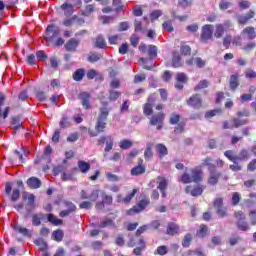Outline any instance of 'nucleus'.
<instances>
[{
    "mask_svg": "<svg viewBox=\"0 0 256 256\" xmlns=\"http://www.w3.org/2000/svg\"><path fill=\"white\" fill-rule=\"evenodd\" d=\"M224 157L228 159V161L238 160L240 162L249 161L251 159V152L245 148L241 149L237 156H235V152L233 150H226L224 152Z\"/></svg>",
    "mask_w": 256,
    "mask_h": 256,
    "instance_id": "nucleus-3",
    "label": "nucleus"
},
{
    "mask_svg": "<svg viewBox=\"0 0 256 256\" xmlns=\"http://www.w3.org/2000/svg\"><path fill=\"white\" fill-rule=\"evenodd\" d=\"M232 129H239V127L243 126V125H247L249 123V120H241L239 118H233L232 119Z\"/></svg>",
    "mask_w": 256,
    "mask_h": 256,
    "instance_id": "nucleus-41",
    "label": "nucleus"
},
{
    "mask_svg": "<svg viewBox=\"0 0 256 256\" xmlns=\"http://www.w3.org/2000/svg\"><path fill=\"white\" fill-rule=\"evenodd\" d=\"M233 164L229 166V169L232 170L234 173L239 171H243V166L239 164V160L231 161Z\"/></svg>",
    "mask_w": 256,
    "mask_h": 256,
    "instance_id": "nucleus-51",
    "label": "nucleus"
},
{
    "mask_svg": "<svg viewBox=\"0 0 256 256\" xmlns=\"http://www.w3.org/2000/svg\"><path fill=\"white\" fill-rule=\"evenodd\" d=\"M45 217L44 213H36L32 216V225H34V227H39V225H41V221H43Z\"/></svg>",
    "mask_w": 256,
    "mask_h": 256,
    "instance_id": "nucleus-35",
    "label": "nucleus"
},
{
    "mask_svg": "<svg viewBox=\"0 0 256 256\" xmlns=\"http://www.w3.org/2000/svg\"><path fill=\"white\" fill-rule=\"evenodd\" d=\"M239 203H241V193L233 192L231 197V205H233V207H237Z\"/></svg>",
    "mask_w": 256,
    "mask_h": 256,
    "instance_id": "nucleus-43",
    "label": "nucleus"
},
{
    "mask_svg": "<svg viewBox=\"0 0 256 256\" xmlns=\"http://www.w3.org/2000/svg\"><path fill=\"white\" fill-rule=\"evenodd\" d=\"M180 227L175 222H169L167 224L166 235H170V237H174V235H179Z\"/></svg>",
    "mask_w": 256,
    "mask_h": 256,
    "instance_id": "nucleus-20",
    "label": "nucleus"
},
{
    "mask_svg": "<svg viewBox=\"0 0 256 256\" xmlns=\"http://www.w3.org/2000/svg\"><path fill=\"white\" fill-rule=\"evenodd\" d=\"M60 129H67V127H71V122H69V118L67 116H62L59 122Z\"/></svg>",
    "mask_w": 256,
    "mask_h": 256,
    "instance_id": "nucleus-53",
    "label": "nucleus"
},
{
    "mask_svg": "<svg viewBox=\"0 0 256 256\" xmlns=\"http://www.w3.org/2000/svg\"><path fill=\"white\" fill-rule=\"evenodd\" d=\"M209 87V81L200 80L198 84L194 87V91H201V89H207Z\"/></svg>",
    "mask_w": 256,
    "mask_h": 256,
    "instance_id": "nucleus-54",
    "label": "nucleus"
},
{
    "mask_svg": "<svg viewBox=\"0 0 256 256\" xmlns=\"http://www.w3.org/2000/svg\"><path fill=\"white\" fill-rule=\"evenodd\" d=\"M149 205H151V200L149 199V197H146L145 199L140 200L132 208L127 210L126 215H137L141 213V211H145V209H147Z\"/></svg>",
    "mask_w": 256,
    "mask_h": 256,
    "instance_id": "nucleus-7",
    "label": "nucleus"
},
{
    "mask_svg": "<svg viewBox=\"0 0 256 256\" xmlns=\"http://www.w3.org/2000/svg\"><path fill=\"white\" fill-rule=\"evenodd\" d=\"M83 77H85V69L83 68H78L72 75V79L74 81H83Z\"/></svg>",
    "mask_w": 256,
    "mask_h": 256,
    "instance_id": "nucleus-34",
    "label": "nucleus"
},
{
    "mask_svg": "<svg viewBox=\"0 0 256 256\" xmlns=\"http://www.w3.org/2000/svg\"><path fill=\"white\" fill-rule=\"evenodd\" d=\"M120 97H121V92L116 90L109 91V96H108L109 101H117V99Z\"/></svg>",
    "mask_w": 256,
    "mask_h": 256,
    "instance_id": "nucleus-59",
    "label": "nucleus"
},
{
    "mask_svg": "<svg viewBox=\"0 0 256 256\" xmlns=\"http://www.w3.org/2000/svg\"><path fill=\"white\" fill-rule=\"evenodd\" d=\"M79 99L82 101L84 109H91V94L89 92H81Z\"/></svg>",
    "mask_w": 256,
    "mask_h": 256,
    "instance_id": "nucleus-19",
    "label": "nucleus"
},
{
    "mask_svg": "<svg viewBox=\"0 0 256 256\" xmlns=\"http://www.w3.org/2000/svg\"><path fill=\"white\" fill-rule=\"evenodd\" d=\"M167 253H169V248H167V246L162 245V246H158L157 249L154 252V255H167Z\"/></svg>",
    "mask_w": 256,
    "mask_h": 256,
    "instance_id": "nucleus-55",
    "label": "nucleus"
},
{
    "mask_svg": "<svg viewBox=\"0 0 256 256\" xmlns=\"http://www.w3.org/2000/svg\"><path fill=\"white\" fill-rule=\"evenodd\" d=\"M79 47V40L75 38H70L64 45V48L69 53H75L77 51V48Z\"/></svg>",
    "mask_w": 256,
    "mask_h": 256,
    "instance_id": "nucleus-18",
    "label": "nucleus"
},
{
    "mask_svg": "<svg viewBox=\"0 0 256 256\" xmlns=\"http://www.w3.org/2000/svg\"><path fill=\"white\" fill-rule=\"evenodd\" d=\"M78 169L80 171V173H89V171H91V164H89L86 161L83 160H79L78 163Z\"/></svg>",
    "mask_w": 256,
    "mask_h": 256,
    "instance_id": "nucleus-31",
    "label": "nucleus"
},
{
    "mask_svg": "<svg viewBox=\"0 0 256 256\" xmlns=\"http://www.w3.org/2000/svg\"><path fill=\"white\" fill-rule=\"evenodd\" d=\"M94 12H95V5L94 4H88L82 10L81 15H83L84 17H89Z\"/></svg>",
    "mask_w": 256,
    "mask_h": 256,
    "instance_id": "nucleus-40",
    "label": "nucleus"
},
{
    "mask_svg": "<svg viewBox=\"0 0 256 256\" xmlns=\"http://www.w3.org/2000/svg\"><path fill=\"white\" fill-rule=\"evenodd\" d=\"M186 105L192 109L199 110L203 107V98H201L200 94H193L186 100Z\"/></svg>",
    "mask_w": 256,
    "mask_h": 256,
    "instance_id": "nucleus-9",
    "label": "nucleus"
},
{
    "mask_svg": "<svg viewBox=\"0 0 256 256\" xmlns=\"http://www.w3.org/2000/svg\"><path fill=\"white\" fill-rule=\"evenodd\" d=\"M120 149L127 150L133 147V142L129 139H124L119 142Z\"/></svg>",
    "mask_w": 256,
    "mask_h": 256,
    "instance_id": "nucleus-48",
    "label": "nucleus"
},
{
    "mask_svg": "<svg viewBox=\"0 0 256 256\" xmlns=\"http://www.w3.org/2000/svg\"><path fill=\"white\" fill-rule=\"evenodd\" d=\"M153 105L145 103L143 105V113L146 117H151L153 115Z\"/></svg>",
    "mask_w": 256,
    "mask_h": 256,
    "instance_id": "nucleus-52",
    "label": "nucleus"
},
{
    "mask_svg": "<svg viewBox=\"0 0 256 256\" xmlns=\"http://www.w3.org/2000/svg\"><path fill=\"white\" fill-rule=\"evenodd\" d=\"M99 193H101V190L99 189H95L91 192V194H89L88 199L89 201H91L92 203H95V201H97V199H99Z\"/></svg>",
    "mask_w": 256,
    "mask_h": 256,
    "instance_id": "nucleus-60",
    "label": "nucleus"
},
{
    "mask_svg": "<svg viewBox=\"0 0 256 256\" xmlns=\"http://www.w3.org/2000/svg\"><path fill=\"white\" fill-rule=\"evenodd\" d=\"M172 67L179 68L183 67V59L181 58V54L178 51L172 52Z\"/></svg>",
    "mask_w": 256,
    "mask_h": 256,
    "instance_id": "nucleus-23",
    "label": "nucleus"
},
{
    "mask_svg": "<svg viewBox=\"0 0 256 256\" xmlns=\"http://www.w3.org/2000/svg\"><path fill=\"white\" fill-rule=\"evenodd\" d=\"M155 149L159 155L160 159H163V157H165L166 155H169V150L167 149V146H165V144H157L155 146Z\"/></svg>",
    "mask_w": 256,
    "mask_h": 256,
    "instance_id": "nucleus-27",
    "label": "nucleus"
},
{
    "mask_svg": "<svg viewBox=\"0 0 256 256\" xmlns=\"http://www.w3.org/2000/svg\"><path fill=\"white\" fill-rule=\"evenodd\" d=\"M27 99H29V94L27 93V90H23L18 94V101L15 105L16 109H19V107H21V105H19V101H21V103H24V101H27Z\"/></svg>",
    "mask_w": 256,
    "mask_h": 256,
    "instance_id": "nucleus-37",
    "label": "nucleus"
},
{
    "mask_svg": "<svg viewBox=\"0 0 256 256\" xmlns=\"http://www.w3.org/2000/svg\"><path fill=\"white\" fill-rule=\"evenodd\" d=\"M251 19H255V11L250 10L247 14L245 15H240L237 17V21L239 25H247Z\"/></svg>",
    "mask_w": 256,
    "mask_h": 256,
    "instance_id": "nucleus-17",
    "label": "nucleus"
},
{
    "mask_svg": "<svg viewBox=\"0 0 256 256\" xmlns=\"http://www.w3.org/2000/svg\"><path fill=\"white\" fill-rule=\"evenodd\" d=\"M101 57H102L101 54L91 53L88 56V61L89 63H97V61H99Z\"/></svg>",
    "mask_w": 256,
    "mask_h": 256,
    "instance_id": "nucleus-61",
    "label": "nucleus"
},
{
    "mask_svg": "<svg viewBox=\"0 0 256 256\" xmlns=\"http://www.w3.org/2000/svg\"><path fill=\"white\" fill-rule=\"evenodd\" d=\"M205 185L196 186L194 188H191V186H186L185 192L190 193L192 197H200V195H203V191H205Z\"/></svg>",
    "mask_w": 256,
    "mask_h": 256,
    "instance_id": "nucleus-15",
    "label": "nucleus"
},
{
    "mask_svg": "<svg viewBox=\"0 0 256 256\" xmlns=\"http://www.w3.org/2000/svg\"><path fill=\"white\" fill-rule=\"evenodd\" d=\"M47 219L49 223H52V225H55L56 227L59 225H63V220L55 217L53 214H47Z\"/></svg>",
    "mask_w": 256,
    "mask_h": 256,
    "instance_id": "nucleus-42",
    "label": "nucleus"
},
{
    "mask_svg": "<svg viewBox=\"0 0 256 256\" xmlns=\"http://www.w3.org/2000/svg\"><path fill=\"white\" fill-rule=\"evenodd\" d=\"M157 46L155 45H148V57L150 59H156L157 57Z\"/></svg>",
    "mask_w": 256,
    "mask_h": 256,
    "instance_id": "nucleus-49",
    "label": "nucleus"
},
{
    "mask_svg": "<svg viewBox=\"0 0 256 256\" xmlns=\"http://www.w3.org/2000/svg\"><path fill=\"white\" fill-rule=\"evenodd\" d=\"M241 35L242 37H247L249 41H253V39L256 37L255 27L247 26L242 30Z\"/></svg>",
    "mask_w": 256,
    "mask_h": 256,
    "instance_id": "nucleus-22",
    "label": "nucleus"
},
{
    "mask_svg": "<svg viewBox=\"0 0 256 256\" xmlns=\"http://www.w3.org/2000/svg\"><path fill=\"white\" fill-rule=\"evenodd\" d=\"M213 159L211 157H207L202 160V167H208L209 171L215 170V165L212 163Z\"/></svg>",
    "mask_w": 256,
    "mask_h": 256,
    "instance_id": "nucleus-45",
    "label": "nucleus"
},
{
    "mask_svg": "<svg viewBox=\"0 0 256 256\" xmlns=\"http://www.w3.org/2000/svg\"><path fill=\"white\" fill-rule=\"evenodd\" d=\"M229 87L231 91H235L239 87V75L233 74L230 76Z\"/></svg>",
    "mask_w": 256,
    "mask_h": 256,
    "instance_id": "nucleus-33",
    "label": "nucleus"
},
{
    "mask_svg": "<svg viewBox=\"0 0 256 256\" xmlns=\"http://www.w3.org/2000/svg\"><path fill=\"white\" fill-rule=\"evenodd\" d=\"M233 3L230 2L229 0H221L219 3V9L221 11H227V9H229V7H232Z\"/></svg>",
    "mask_w": 256,
    "mask_h": 256,
    "instance_id": "nucleus-56",
    "label": "nucleus"
},
{
    "mask_svg": "<svg viewBox=\"0 0 256 256\" xmlns=\"http://www.w3.org/2000/svg\"><path fill=\"white\" fill-rule=\"evenodd\" d=\"M60 8L62 9V11H64V15H73V13H75V11H77V9H75V6L68 2H64L60 6Z\"/></svg>",
    "mask_w": 256,
    "mask_h": 256,
    "instance_id": "nucleus-26",
    "label": "nucleus"
},
{
    "mask_svg": "<svg viewBox=\"0 0 256 256\" xmlns=\"http://www.w3.org/2000/svg\"><path fill=\"white\" fill-rule=\"evenodd\" d=\"M234 217L236 219V227L238 231H249L251 226H249V222H247V216L241 210L234 212Z\"/></svg>",
    "mask_w": 256,
    "mask_h": 256,
    "instance_id": "nucleus-4",
    "label": "nucleus"
},
{
    "mask_svg": "<svg viewBox=\"0 0 256 256\" xmlns=\"http://www.w3.org/2000/svg\"><path fill=\"white\" fill-rule=\"evenodd\" d=\"M14 231H16V233H20L23 237H31V232L25 227L15 226Z\"/></svg>",
    "mask_w": 256,
    "mask_h": 256,
    "instance_id": "nucleus-44",
    "label": "nucleus"
},
{
    "mask_svg": "<svg viewBox=\"0 0 256 256\" xmlns=\"http://www.w3.org/2000/svg\"><path fill=\"white\" fill-rule=\"evenodd\" d=\"M188 78L187 74L185 73H177L176 74V83H175V88L178 89L179 91H183V85L187 83Z\"/></svg>",
    "mask_w": 256,
    "mask_h": 256,
    "instance_id": "nucleus-16",
    "label": "nucleus"
},
{
    "mask_svg": "<svg viewBox=\"0 0 256 256\" xmlns=\"http://www.w3.org/2000/svg\"><path fill=\"white\" fill-rule=\"evenodd\" d=\"M213 39V25L205 24L202 26V32L200 34V43H209Z\"/></svg>",
    "mask_w": 256,
    "mask_h": 256,
    "instance_id": "nucleus-8",
    "label": "nucleus"
},
{
    "mask_svg": "<svg viewBox=\"0 0 256 256\" xmlns=\"http://www.w3.org/2000/svg\"><path fill=\"white\" fill-rule=\"evenodd\" d=\"M53 29H55V26L53 24H50L47 26L46 32L53 33V35L46 37V41H53V37H58V35L60 33L59 29H55V30H53Z\"/></svg>",
    "mask_w": 256,
    "mask_h": 256,
    "instance_id": "nucleus-32",
    "label": "nucleus"
},
{
    "mask_svg": "<svg viewBox=\"0 0 256 256\" xmlns=\"http://www.w3.org/2000/svg\"><path fill=\"white\" fill-rule=\"evenodd\" d=\"M20 197H21V190H19V188H15L12 191L10 201H12V203H17Z\"/></svg>",
    "mask_w": 256,
    "mask_h": 256,
    "instance_id": "nucleus-47",
    "label": "nucleus"
},
{
    "mask_svg": "<svg viewBox=\"0 0 256 256\" xmlns=\"http://www.w3.org/2000/svg\"><path fill=\"white\" fill-rule=\"evenodd\" d=\"M219 179H221V172L217 170H210V176L208 177L207 183L209 185H217L219 183Z\"/></svg>",
    "mask_w": 256,
    "mask_h": 256,
    "instance_id": "nucleus-21",
    "label": "nucleus"
},
{
    "mask_svg": "<svg viewBox=\"0 0 256 256\" xmlns=\"http://www.w3.org/2000/svg\"><path fill=\"white\" fill-rule=\"evenodd\" d=\"M161 15H163V12H161V10H154L150 13V19L153 23V21H157V19L159 17H161Z\"/></svg>",
    "mask_w": 256,
    "mask_h": 256,
    "instance_id": "nucleus-62",
    "label": "nucleus"
},
{
    "mask_svg": "<svg viewBox=\"0 0 256 256\" xmlns=\"http://www.w3.org/2000/svg\"><path fill=\"white\" fill-rule=\"evenodd\" d=\"M52 237H53L54 241H58V243H59V242L63 241V237H65V234L63 233V230L57 229L53 232Z\"/></svg>",
    "mask_w": 256,
    "mask_h": 256,
    "instance_id": "nucleus-46",
    "label": "nucleus"
},
{
    "mask_svg": "<svg viewBox=\"0 0 256 256\" xmlns=\"http://www.w3.org/2000/svg\"><path fill=\"white\" fill-rule=\"evenodd\" d=\"M249 217L251 220V225H256V210H250Z\"/></svg>",
    "mask_w": 256,
    "mask_h": 256,
    "instance_id": "nucleus-64",
    "label": "nucleus"
},
{
    "mask_svg": "<svg viewBox=\"0 0 256 256\" xmlns=\"http://www.w3.org/2000/svg\"><path fill=\"white\" fill-rule=\"evenodd\" d=\"M196 235L200 239H205V237H207V235H209V227H207V225H205V224H201L199 226V229L196 231Z\"/></svg>",
    "mask_w": 256,
    "mask_h": 256,
    "instance_id": "nucleus-28",
    "label": "nucleus"
},
{
    "mask_svg": "<svg viewBox=\"0 0 256 256\" xmlns=\"http://www.w3.org/2000/svg\"><path fill=\"white\" fill-rule=\"evenodd\" d=\"M170 125H176L174 127V133H184L185 131V122H181V115L177 114V112H172L169 116Z\"/></svg>",
    "mask_w": 256,
    "mask_h": 256,
    "instance_id": "nucleus-5",
    "label": "nucleus"
},
{
    "mask_svg": "<svg viewBox=\"0 0 256 256\" xmlns=\"http://www.w3.org/2000/svg\"><path fill=\"white\" fill-rule=\"evenodd\" d=\"M157 181H158L157 189H159V191H166L167 185H168L167 179L163 176H158Z\"/></svg>",
    "mask_w": 256,
    "mask_h": 256,
    "instance_id": "nucleus-39",
    "label": "nucleus"
},
{
    "mask_svg": "<svg viewBox=\"0 0 256 256\" xmlns=\"http://www.w3.org/2000/svg\"><path fill=\"white\" fill-rule=\"evenodd\" d=\"M106 143V147L104 149L105 153H109L113 149V138L111 136H101L97 140L98 147H103Z\"/></svg>",
    "mask_w": 256,
    "mask_h": 256,
    "instance_id": "nucleus-13",
    "label": "nucleus"
},
{
    "mask_svg": "<svg viewBox=\"0 0 256 256\" xmlns=\"http://www.w3.org/2000/svg\"><path fill=\"white\" fill-rule=\"evenodd\" d=\"M7 100V95L1 93L0 94V125L3 123L1 119H7L9 117V111H11V107L7 106L3 110V105H5V101Z\"/></svg>",
    "mask_w": 256,
    "mask_h": 256,
    "instance_id": "nucleus-12",
    "label": "nucleus"
},
{
    "mask_svg": "<svg viewBox=\"0 0 256 256\" xmlns=\"http://www.w3.org/2000/svg\"><path fill=\"white\" fill-rule=\"evenodd\" d=\"M164 31H168V33H173L175 28H173V22L171 20L165 21L162 24Z\"/></svg>",
    "mask_w": 256,
    "mask_h": 256,
    "instance_id": "nucleus-57",
    "label": "nucleus"
},
{
    "mask_svg": "<svg viewBox=\"0 0 256 256\" xmlns=\"http://www.w3.org/2000/svg\"><path fill=\"white\" fill-rule=\"evenodd\" d=\"M149 125L151 127H156V131H161V129L165 127V113L158 112L156 114H152L149 119Z\"/></svg>",
    "mask_w": 256,
    "mask_h": 256,
    "instance_id": "nucleus-6",
    "label": "nucleus"
},
{
    "mask_svg": "<svg viewBox=\"0 0 256 256\" xmlns=\"http://www.w3.org/2000/svg\"><path fill=\"white\" fill-rule=\"evenodd\" d=\"M216 213H217V215L220 219H225V217H227L229 215V213L227 212V207L226 206H222L220 208H217Z\"/></svg>",
    "mask_w": 256,
    "mask_h": 256,
    "instance_id": "nucleus-50",
    "label": "nucleus"
},
{
    "mask_svg": "<svg viewBox=\"0 0 256 256\" xmlns=\"http://www.w3.org/2000/svg\"><path fill=\"white\" fill-rule=\"evenodd\" d=\"M36 57L40 61H47V59H49V56H47V53H45V51H43V50L37 51L36 52Z\"/></svg>",
    "mask_w": 256,
    "mask_h": 256,
    "instance_id": "nucleus-63",
    "label": "nucleus"
},
{
    "mask_svg": "<svg viewBox=\"0 0 256 256\" xmlns=\"http://www.w3.org/2000/svg\"><path fill=\"white\" fill-rule=\"evenodd\" d=\"M94 46L96 49H105L107 47V41H105V36L102 34L96 36Z\"/></svg>",
    "mask_w": 256,
    "mask_h": 256,
    "instance_id": "nucleus-25",
    "label": "nucleus"
},
{
    "mask_svg": "<svg viewBox=\"0 0 256 256\" xmlns=\"http://www.w3.org/2000/svg\"><path fill=\"white\" fill-rule=\"evenodd\" d=\"M180 183H203V170L199 168H186L184 173L178 178Z\"/></svg>",
    "mask_w": 256,
    "mask_h": 256,
    "instance_id": "nucleus-1",
    "label": "nucleus"
},
{
    "mask_svg": "<svg viewBox=\"0 0 256 256\" xmlns=\"http://www.w3.org/2000/svg\"><path fill=\"white\" fill-rule=\"evenodd\" d=\"M144 159L145 161H151L153 159V143L148 142L146 144V149L144 151Z\"/></svg>",
    "mask_w": 256,
    "mask_h": 256,
    "instance_id": "nucleus-30",
    "label": "nucleus"
},
{
    "mask_svg": "<svg viewBox=\"0 0 256 256\" xmlns=\"http://www.w3.org/2000/svg\"><path fill=\"white\" fill-rule=\"evenodd\" d=\"M99 115L95 124V131L89 130L90 137H97L99 133H105V129H107V119L109 117V110L106 108H102L99 110Z\"/></svg>",
    "mask_w": 256,
    "mask_h": 256,
    "instance_id": "nucleus-2",
    "label": "nucleus"
},
{
    "mask_svg": "<svg viewBox=\"0 0 256 256\" xmlns=\"http://www.w3.org/2000/svg\"><path fill=\"white\" fill-rule=\"evenodd\" d=\"M23 201H27L25 204V210L30 215V213H33L35 211L37 205L35 204V195L34 194H23L22 196Z\"/></svg>",
    "mask_w": 256,
    "mask_h": 256,
    "instance_id": "nucleus-10",
    "label": "nucleus"
},
{
    "mask_svg": "<svg viewBox=\"0 0 256 256\" xmlns=\"http://www.w3.org/2000/svg\"><path fill=\"white\" fill-rule=\"evenodd\" d=\"M231 27V21L225 20L223 24H216L214 37L216 39H221L223 35H225V31H227Z\"/></svg>",
    "mask_w": 256,
    "mask_h": 256,
    "instance_id": "nucleus-11",
    "label": "nucleus"
},
{
    "mask_svg": "<svg viewBox=\"0 0 256 256\" xmlns=\"http://www.w3.org/2000/svg\"><path fill=\"white\" fill-rule=\"evenodd\" d=\"M102 201L104 205H113V196L108 195L105 192H102Z\"/></svg>",
    "mask_w": 256,
    "mask_h": 256,
    "instance_id": "nucleus-58",
    "label": "nucleus"
},
{
    "mask_svg": "<svg viewBox=\"0 0 256 256\" xmlns=\"http://www.w3.org/2000/svg\"><path fill=\"white\" fill-rule=\"evenodd\" d=\"M180 55H182L184 57L191 55V46L185 44V42H181Z\"/></svg>",
    "mask_w": 256,
    "mask_h": 256,
    "instance_id": "nucleus-38",
    "label": "nucleus"
},
{
    "mask_svg": "<svg viewBox=\"0 0 256 256\" xmlns=\"http://www.w3.org/2000/svg\"><path fill=\"white\" fill-rule=\"evenodd\" d=\"M192 241H193V234L191 233L185 234L182 239V247H184V249L191 247Z\"/></svg>",
    "mask_w": 256,
    "mask_h": 256,
    "instance_id": "nucleus-36",
    "label": "nucleus"
},
{
    "mask_svg": "<svg viewBox=\"0 0 256 256\" xmlns=\"http://www.w3.org/2000/svg\"><path fill=\"white\" fill-rule=\"evenodd\" d=\"M10 123H11L14 131H19V129H21V127H23V122L21 121L20 116H12Z\"/></svg>",
    "mask_w": 256,
    "mask_h": 256,
    "instance_id": "nucleus-29",
    "label": "nucleus"
},
{
    "mask_svg": "<svg viewBox=\"0 0 256 256\" xmlns=\"http://www.w3.org/2000/svg\"><path fill=\"white\" fill-rule=\"evenodd\" d=\"M146 167L143 164V158L138 159V165L134 166L130 173L133 177H139V175H145Z\"/></svg>",
    "mask_w": 256,
    "mask_h": 256,
    "instance_id": "nucleus-14",
    "label": "nucleus"
},
{
    "mask_svg": "<svg viewBox=\"0 0 256 256\" xmlns=\"http://www.w3.org/2000/svg\"><path fill=\"white\" fill-rule=\"evenodd\" d=\"M26 184L29 187V189H39L42 183L39 178L33 176L27 179Z\"/></svg>",
    "mask_w": 256,
    "mask_h": 256,
    "instance_id": "nucleus-24",
    "label": "nucleus"
}]
</instances>
